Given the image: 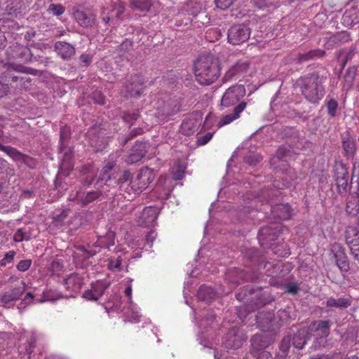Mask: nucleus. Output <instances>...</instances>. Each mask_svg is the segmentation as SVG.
Listing matches in <instances>:
<instances>
[{"mask_svg": "<svg viewBox=\"0 0 359 359\" xmlns=\"http://www.w3.org/2000/svg\"><path fill=\"white\" fill-rule=\"evenodd\" d=\"M250 32V29L244 24L233 25L227 32L228 42L232 45L243 43L249 39Z\"/></svg>", "mask_w": 359, "mask_h": 359, "instance_id": "obj_7", "label": "nucleus"}, {"mask_svg": "<svg viewBox=\"0 0 359 359\" xmlns=\"http://www.w3.org/2000/svg\"><path fill=\"white\" fill-rule=\"evenodd\" d=\"M156 237H157V233H156V231L154 229H151L146 235V238H145L146 244L149 248H151L153 246V243L156 240Z\"/></svg>", "mask_w": 359, "mask_h": 359, "instance_id": "obj_57", "label": "nucleus"}, {"mask_svg": "<svg viewBox=\"0 0 359 359\" xmlns=\"http://www.w3.org/2000/svg\"><path fill=\"white\" fill-rule=\"evenodd\" d=\"M200 126L199 121L196 118H185L180 127V130L182 134L189 136L197 133Z\"/></svg>", "mask_w": 359, "mask_h": 359, "instance_id": "obj_26", "label": "nucleus"}, {"mask_svg": "<svg viewBox=\"0 0 359 359\" xmlns=\"http://www.w3.org/2000/svg\"><path fill=\"white\" fill-rule=\"evenodd\" d=\"M133 41L130 39H125L123 42L117 47V51L121 55L129 53L133 49Z\"/></svg>", "mask_w": 359, "mask_h": 359, "instance_id": "obj_41", "label": "nucleus"}, {"mask_svg": "<svg viewBox=\"0 0 359 359\" xmlns=\"http://www.w3.org/2000/svg\"><path fill=\"white\" fill-rule=\"evenodd\" d=\"M198 297L203 301H210L215 297V292L211 287L202 285L198 292Z\"/></svg>", "mask_w": 359, "mask_h": 359, "instance_id": "obj_37", "label": "nucleus"}, {"mask_svg": "<svg viewBox=\"0 0 359 359\" xmlns=\"http://www.w3.org/2000/svg\"><path fill=\"white\" fill-rule=\"evenodd\" d=\"M220 62L217 57L210 53H203L194 63V72L198 83L208 86L220 75Z\"/></svg>", "mask_w": 359, "mask_h": 359, "instance_id": "obj_1", "label": "nucleus"}, {"mask_svg": "<svg viewBox=\"0 0 359 359\" xmlns=\"http://www.w3.org/2000/svg\"><path fill=\"white\" fill-rule=\"evenodd\" d=\"M321 80L318 73H313L298 79L295 88L302 90H320L323 88Z\"/></svg>", "mask_w": 359, "mask_h": 359, "instance_id": "obj_10", "label": "nucleus"}, {"mask_svg": "<svg viewBox=\"0 0 359 359\" xmlns=\"http://www.w3.org/2000/svg\"><path fill=\"white\" fill-rule=\"evenodd\" d=\"M330 320H318L313 322L309 327L311 331H313L316 338H325L330 334Z\"/></svg>", "mask_w": 359, "mask_h": 359, "instance_id": "obj_22", "label": "nucleus"}, {"mask_svg": "<svg viewBox=\"0 0 359 359\" xmlns=\"http://www.w3.org/2000/svg\"><path fill=\"white\" fill-rule=\"evenodd\" d=\"M158 216L157 209L154 207L149 206L143 209L137 222L141 226H148L152 225L156 220Z\"/></svg>", "mask_w": 359, "mask_h": 359, "instance_id": "obj_18", "label": "nucleus"}, {"mask_svg": "<svg viewBox=\"0 0 359 359\" xmlns=\"http://www.w3.org/2000/svg\"><path fill=\"white\" fill-rule=\"evenodd\" d=\"M65 8L60 4H51L49 5L47 11L50 13H53L54 15L60 16L64 13Z\"/></svg>", "mask_w": 359, "mask_h": 359, "instance_id": "obj_47", "label": "nucleus"}, {"mask_svg": "<svg viewBox=\"0 0 359 359\" xmlns=\"http://www.w3.org/2000/svg\"><path fill=\"white\" fill-rule=\"evenodd\" d=\"M356 74V68L355 67H349L344 75L345 79L347 82H351L353 80Z\"/></svg>", "mask_w": 359, "mask_h": 359, "instance_id": "obj_61", "label": "nucleus"}, {"mask_svg": "<svg viewBox=\"0 0 359 359\" xmlns=\"http://www.w3.org/2000/svg\"><path fill=\"white\" fill-rule=\"evenodd\" d=\"M144 79L141 74L132 75L127 80L126 88L128 90H138L140 87L143 86Z\"/></svg>", "mask_w": 359, "mask_h": 359, "instance_id": "obj_34", "label": "nucleus"}, {"mask_svg": "<svg viewBox=\"0 0 359 359\" xmlns=\"http://www.w3.org/2000/svg\"><path fill=\"white\" fill-rule=\"evenodd\" d=\"M101 20L105 26L108 25L109 22L113 20L112 16L110 15V12L107 9L103 8L101 12Z\"/></svg>", "mask_w": 359, "mask_h": 359, "instance_id": "obj_59", "label": "nucleus"}, {"mask_svg": "<svg viewBox=\"0 0 359 359\" xmlns=\"http://www.w3.org/2000/svg\"><path fill=\"white\" fill-rule=\"evenodd\" d=\"M351 300L348 298L341 297L337 299L330 297L326 302L327 307H335L339 309H346L351 305Z\"/></svg>", "mask_w": 359, "mask_h": 359, "instance_id": "obj_33", "label": "nucleus"}, {"mask_svg": "<svg viewBox=\"0 0 359 359\" xmlns=\"http://www.w3.org/2000/svg\"><path fill=\"white\" fill-rule=\"evenodd\" d=\"M126 8L123 5V4H114L112 5V8L111 10V12H113L116 11V18L117 19H119L121 16V15L125 12Z\"/></svg>", "mask_w": 359, "mask_h": 359, "instance_id": "obj_56", "label": "nucleus"}, {"mask_svg": "<svg viewBox=\"0 0 359 359\" xmlns=\"http://www.w3.org/2000/svg\"><path fill=\"white\" fill-rule=\"evenodd\" d=\"M280 225L279 224H271L269 226L262 227L258 233L259 242L265 241H274L279 235Z\"/></svg>", "mask_w": 359, "mask_h": 359, "instance_id": "obj_15", "label": "nucleus"}, {"mask_svg": "<svg viewBox=\"0 0 359 359\" xmlns=\"http://www.w3.org/2000/svg\"><path fill=\"white\" fill-rule=\"evenodd\" d=\"M20 0H8L6 1V13L8 15H16L20 8Z\"/></svg>", "mask_w": 359, "mask_h": 359, "instance_id": "obj_38", "label": "nucleus"}, {"mask_svg": "<svg viewBox=\"0 0 359 359\" xmlns=\"http://www.w3.org/2000/svg\"><path fill=\"white\" fill-rule=\"evenodd\" d=\"M105 289L103 283L97 282L92 285L91 289L86 290L83 297L87 300L97 301L103 295Z\"/></svg>", "mask_w": 359, "mask_h": 359, "instance_id": "obj_24", "label": "nucleus"}, {"mask_svg": "<svg viewBox=\"0 0 359 359\" xmlns=\"http://www.w3.org/2000/svg\"><path fill=\"white\" fill-rule=\"evenodd\" d=\"M348 180V173L344 166L337 168L335 172V183L339 194L346 193Z\"/></svg>", "mask_w": 359, "mask_h": 359, "instance_id": "obj_21", "label": "nucleus"}, {"mask_svg": "<svg viewBox=\"0 0 359 359\" xmlns=\"http://www.w3.org/2000/svg\"><path fill=\"white\" fill-rule=\"evenodd\" d=\"M71 136L69 127L64 126L60 128V149L62 151L65 147V142Z\"/></svg>", "mask_w": 359, "mask_h": 359, "instance_id": "obj_43", "label": "nucleus"}, {"mask_svg": "<svg viewBox=\"0 0 359 359\" xmlns=\"http://www.w3.org/2000/svg\"><path fill=\"white\" fill-rule=\"evenodd\" d=\"M348 39V35L346 32H337V34L329 37L326 46L330 48L335 45H338L343 41Z\"/></svg>", "mask_w": 359, "mask_h": 359, "instance_id": "obj_36", "label": "nucleus"}, {"mask_svg": "<svg viewBox=\"0 0 359 359\" xmlns=\"http://www.w3.org/2000/svg\"><path fill=\"white\" fill-rule=\"evenodd\" d=\"M15 255V252L13 250H11L8 252L6 253L4 257L0 260V266H5L8 263H11Z\"/></svg>", "mask_w": 359, "mask_h": 359, "instance_id": "obj_53", "label": "nucleus"}, {"mask_svg": "<svg viewBox=\"0 0 359 359\" xmlns=\"http://www.w3.org/2000/svg\"><path fill=\"white\" fill-rule=\"evenodd\" d=\"M62 297V294L53 290H46L42 293V298L39 301L40 303H43L48 301H55L60 299Z\"/></svg>", "mask_w": 359, "mask_h": 359, "instance_id": "obj_39", "label": "nucleus"}, {"mask_svg": "<svg viewBox=\"0 0 359 359\" xmlns=\"http://www.w3.org/2000/svg\"><path fill=\"white\" fill-rule=\"evenodd\" d=\"M102 195V193L100 190L88 191L82 196H77V203L85 206L98 199Z\"/></svg>", "mask_w": 359, "mask_h": 359, "instance_id": "obj_29", "label": "nucleus"}, {"mask_svg": "<svg viewBox=\"0 0 359 359\" xmlns=\"http://www.w3.org/2000/svg\"><path fill=\"white\" fill-rule=\"evenodd\" d=\"M172 76L175 74L172 72H170L167 74L166 76H164V81L167 83L168 88H192L193 82L191 80L186 79L185 81H182V79H177L175 80L172 79Z\"/></svg>", "mask_w": 359, "mask_h": 359, "instance_id": "obj_25", "label": "nucleus"}, {"mask_svg": "<svg viewBox=\"0 0 359 359\" xmlns=\"http://www.w3.org/2000/svg\"><path fill=\"white\" fill-rule=\"evenodd\" d=\"M331 252L333 254L335 264L341 272H347L349 269V261L344 248L339 243H334L331 245Z\"/></svg>", "mask_w": 359, "mask_h": 359, "instance_id": "obj_9", "label": "nucleus"}, {"mask_svg": "<svg viewBox=\"0 0 359 359\" xmlns=\"http://www.w3.org/2000/svg\"><path fill=\"white\" fill-rule=\"evenodd\" d=\"M213 137V133H208L205 135L200 137L197 142L199 145H205Z\"/></svg>", "mask_w": 359, "mask_h": 359, "instance_id": "obj_63", "label": "nucleus"}, {"mask_svg": "<svg viewBox=\"0 0 359 359\" xmlns=\"http://www.w3.org/2000/svg\"><path fill=\"white\" fill-rule=\"evenodd\" d=\"M291 150L286 146H281L277 150V157L280 159L287 158L291 156Z\"/></svg>", "mask_w": 359, "mask_h": 359, "instance_id": "obj_52", "label": "nucleus"}, {"mask_svg": "<svg viewBox=\"0 0 359 359\" xmlns=\"http://www.w3.org/2000/svg\"><path fill=\"white\" fill-rule=\"evenodd\" d=\"M147 152L146 144L142 142H137L130 150L126 161L128 164H133L139 162Z\"/></svg>", "mask_w": 359, "mask_h": 359, "instance_id": "obj_16", "label": "nucleus"}, {"mask_svg": "<svg viewBox=\"0 0 359 359\" xmlns=\"http://www.w3.org/2000/svg\"><path fill=\"white\" fill-rule=\"evenodd\" d=\"M342 147L344 154L347 156H352L355 152V145L353 141L350 139L344 140Z\"/></svg>", "mask_w": 359, "mask_h": 359, "instance_id": "obj_44", "label": "nucleus"}, {"mask_svg": "<svg viewBox=\"0 0 359 359\" xmlns=\"http://www.w3.org/2000/svg\"><path fill=\"white\" fill-rule=\"evenodd\" d=\"M185 169L186 167L180 163L175 164L172 168V178L175 180H182L184 176Z\"/></svg>", "mask_w": 359, "mask_h": 359, "instance_id": "obj_40", "label": "nucleus"}, {"mask_svg": "<svg viewBox=\"0 0 359 359\" xmlns=\"http://www.w3.org/2000/svg\"><path fill=\"white\" fill-rule=\"evenodd\" d=\"M224 34V29L219 27H211L205 32V38L208 41L214 43L217 41Z\"/></svg>", "mask_w": 359, "mask_h": 359, "instance_id": "obj_32", "label": "nucleus"}, {"mask_svg": "<svg viewBox=\"0 0 359 359\" xmlns=\"http://www.w3.org/2000/svg\"><path fill=\"white\" fill-rule=\"evenodd\" d=\"M279 317V320H276V316L273 312H261L256 316V323L257 326L264 332L273 331L277 328H279L283 323L282 316H286V312L285 311H279L277 313Z\"/></svg>", "mask_w": 359, "mask_h": 359, "instance_id": "obj_4", "label": "nucleus"}, {"mask_svg": "<svg viewBox=\"0 0 359 359\" xmlns=\"http://www.w3.org/2000/svg\"><path fill=\"white\" fill-rule=\"evenodd\" d=\"M236 0H215L216 7L224 11L230 8Z\"/></svg>", "mask_w": 359, "mask_h": 359, "instance_id": "obj_50", "label": "nucleus"}, {"mask_svg": "<svg viewBox=\"0 0 359 359\" xmlns=\"http://www.w3.org/2000/svg\"><path fill=\"white\" fill-rule=\"evenodd\" d=\"M246 340L245 335L239 328L233 327L229 330L226 336V346L229 348H238Z\"/></svg>", "mask_w": 359, "mask_h": 359, "instance_id": "obj_14", "label": "nucleus"}, {"mask_svg": "<svg viewBox=\"0 0 359 359\" xmlns=\"http://www.w3.org/2000/svg\"><path fill=\"white\" fill-rule=\"evenodd\" d=\"M79 251L80 252V256L83 257V259L86 260L90 257L95 255V252H90L86 250L83 247H80L79 248Z\"/></svg>", "mask_w": 359, "mask_h": 359, "instance_id": "obj_64", "label": "nucleus"}, {"mask_svg": "<svg viewBox=\"0 0 359 359\" xmlns=\"http://www.w3.org/2000/svg\"><path fill=\"white\" fill-rule=\"evenodd\" d=\"M29 237H26L25 233L22 229H18L13 236V240L18 243L22 242L23 240L29 241Z\"/></svg>", "mask_w": 359, "mask_h": 359, "instance_id": "obj_60", "label": "nucleus"}, {"mask_svg": "<svg viewBox=\"0 0 359 359\" xmlns=\"http://www.w3.org/2000/svg\"><path fill=\"white\" fill-rule=\"evenodd\" d=\"M259 276V273L251 269L246 270L234 269L228 271L226 280L235 287L241 283V280L253 282L257 280Z\"/></svg>", "mask_w": 359, "mask_h": 359, "instance_id": "obj_6", "label": "nucleus"}, {"mask_svg": "<svg viewBox=\"0 0 359 359\" xmlns=\"http://www.w3.org/2000/svg\"><path fill=\"white\" fill-rule=\"evenodd\" d=\"M83 285V278L77 273L69 275L64 280V285L67 290L72 292H78Z\"/></svg>", "mask_w": 359, "mask_h": 359, "instance_id": "obj_20", "label": "nucleus"}, {"mask_svg": "<svg viewBox=\"0 0 359 359\" xmlns=\"http://www.w3.org/2000/svg\"><path fill=\"white\" fill-rule=\"evenodd\" d=\"M325 54V50L320 49L311 50L307 53H298L295 58L297 64H301L304 62L314 60L316 58L323 57Z\"/></svg>", "mask_w": 359, "mask_h": 359, "instance_id": "obj_28", "label": "nucleus"}, {"mask_svg": "<svg viewBox=\"0 0 359 359\" xmlns=\"http://www.w3.org/2000/svg\"><path fill=\"white\" fill-rule=\"evenodd\" d=\"M246 106L247 103L245 102H240L233 109V112L232 114H227L222 117L219 122L218 123V126L219 128L222 127L238 119L240 117L241 113L243 112L244 109L246 108Z\"/></svg>", "mask_w": 359, "mask_h": 359, "instance_id": "obj_23", "label": "nucleus"}, {"mask_svg": "<svg viewBox=\"0 0 359 359\" xmlns=\"http://www.w3.org/2000/svg\"><path fill=\"white\" fill-rule=\"evenodd\" d=\"M271 341V337L269 334H255L251 339V353L257 359H271V353L264 350Z\"/></svg>", "mask_w": 359, "mask_h": 359, "instance_id": "obj_3", "label": "nucleus"}, {"mask_svg": "<svg viewBox=\"0 0 359 359\" xmlns=\"http://www.w3.org/2000/svg\"><path fill=\"white\" fill-rule=\"evenodd\" d=\"M32 264L31 259H23L20 260L16 266V268L18 271L25 272L27 271Z\"/></svg>", "mask_w": 359, "mask_h": 359, "instance_id": "obj_55", "label": "nucleus"}, {"mask_svg": "<svg viewBox=\"0 0 359 359\" xmlns=\"http://www.w3.org/2000/svg\"><path fill=\"white\" fill-rule=\"evenodd\" d=\"M261 160L262 157L259 155L249 156L245 158L246 163L252 166L256 165Z\"/></svg>", "mask_w": 359, "mask_h": 359, "instance_id": "obj_62", "label": "nucleus"}, {"mask_svg": "<svg viewBox=\"0 0 359 359\" xmlns=\"http://www.w3.org/2000/svg\"><path fill=\"white\" fill-rule=\"evenodd\" d=\"M122 259L121 257L116 259L109 258L108 259V269L112 271H120L121 270Z\"/></svg>", "mask_w": 359, "mask_h": 359, "instance_id": "obj_46", "label": "nucleus"}, {"mask_svg": "<svg viewBox=\"0 0 359 359\" xmlns=\"http://www.w3.org/2000/svg\"><path fill=\"white\" fill-rule=\"evenodd\" d=\"M175 26L178 28H188L193 20L189 13L185 11L179 12L175 19Z\"/></svg>", "mask_w": 359, "mask_h": 359, "instance_id": "obj_30", "label": "nucleus"}, {"mask_svg": "<svg viewBox=\"0 0 359 359\" xmlns=\"http://www.w3.org/2000/svg\"><path fill=\"white\" fill-rule=\"evenodd\" d=\"M54 48L57 55L65 60H70L76 53L74 46L65 41H57Z\"/></svg>", "mask_w": 359, "mask_h": 359, "instance_id": "obj_19", "label": "nucleus"}, {"mask_svg": "<svg viewBox=\"0 0 359 359\" xmlns=\"http://www.w3.org/2000/svg\"><path fill=\"white\" fill-rule=\"evenodd\" d=\"M79 65L81 67H89L93 62V55L83 53L79 57Z\"/></svg>", "mask_w": 359, "mask_h": 359, "instance_id": "obj_48", "label": "nucleus"}, {"mask_svg": "<svg viewBox=\"0 0 359 359\" xmlns=\"http://www.w3.org/2000/svg\"><path fill=\"white\" fill-rule=\"evenodd\" d=\"M248 60H239L226 73L224 79L229 80L233 77L239 78L245 74L250 67Z\"/></svg>", "mask_w": 359, "mask_h": 359, "instance_id": "obj_17", "label": "nucleus"}, {"mask_svg": "<svg viewBox=\"0 0 359 359\" xmlns=\"http://www.w3.org/2000/svg\"><path fill=\"white\" fill-rule=\"evenodd\" d=\"M27 285L25 282L21 280L20 282V285L13 286L9 291L4 293L0 298V302L3 304L6 305L10 302L18 300L25 291Z\"/></svg>", "mask_w": 359, "mask_h": 359, "instance_id": "obj_12", "label": "nucleus"}, {"mask_svg": "<svg viewBox=\"0 0 359 359\" xmlns=\"http://www.w3.org/2000/svg\"><path fill=\"white\" fill-rule=\"evenodd\" d=\"M155 178L154 170L148 167L142 168L135 177L130 180V186L135 193L146 189Z\"/></svg>", "mask_w": 359, "mask_h": 359, "instance_id": "obj_5", "label": "nucleus"}, {"mask_svg": "<svg viewBox=\"0 0 359 359\" xmlns=\"http://www.w3.org/2000/svg\"><path fill=\"white\" fill-rule=\"evenodd\" d=\"M72 15L77 23L83 28H92L96 22V15L90 12L81 10V5L72 8Z\"/></svg>", "mask_w": 359, "mask_h": 359, "instance_id": "obj_8", "label": "nucleus"}, {"mask_svg": "<svg viewBox=\"0 0 359 359\" xmlns=\"http://www.w3.org/2000/svg\"><path fill=\"white\" fill-rule=\"evenodd\" d=\"M113 168L112 163H108L107 165L104 166L100 172V180L108 181L111 179L109 175V172L111 171Z\"/></svg>", "mask_w": 359, "mask_h": 359, "instance_id": "obj_49", "label": "nucleus"}, {"mask_svg": "<svg viewBox=\"0 0 359 359\" xmlns=\"http://www.w3.org/2000/svg\"><path fill=\"white\" fill-rule=\"evenodd\" d=\"M338 103L334 99H330L327 104V113L332 118L336 116Z\"/></svg>", "mask_w": 359, "mask_h": 359, "instance_id": "obj_51", "label": "nucleus"}, {"mask_svg": "<svg viewBox=\"0 0 359 359\" xmlns=\"http://www.w3.org/2000/svg\"><path fill=\"white\" fill-rule=\"evenodd\" d=\"M306 344L304 332H298L292 338V344L297 349H302Z\"/></svg>", "mask_w": 359, "mask_h": 359, "instance_id": "obj_45", "label": "nucleus"}, {"mask_svg": "<svg viewBox=\"0 0 359 359\" xmlns=\"http://www.w3.org/2000/svg\"><path fill=\"white\" fill-rule=\"evenodd\" d=\"M291 338L289 336L285 337L280 344V351L286 353L290 347Z\"/></svg>", "mask_w": 359, "mask_h": 359, "instance_id": "obj_58", "label": "nucleus"}, {"mask_svg": "<svg viewBox=\"0 0 359 359\" xmlns=\"http://www.w3.org/2000/svg\"><path fill=\"white\" fill-rule=\"evenodd\" d=\"M236 93V91H225L222 98V105L228 107L236 104L239 97Z\"/></svg>", "mask_w": 359, "mask_h": 359, "instance_id": "obj_35", "label": "nucleus"}, {"mask_svg": "<svg viewBox=\"0 0 359 359\" xmlns=\"http://www.w3.org/2000/svg\"><path fill=\"white\" fill-rule=\"evenodd\" d=\"M348 8L341 17V23L347 27L359 23V7L355 2L351 1L346 4Z\"/></svg>", "mask_w": 359, "mask_h": 359, "instance_id": "obj_11", "label": "nucleus"}, {"mask_svg": "<svg viewBox=\"0 0 359 359\" xmlns=\"http://www.w3.org/2000/svg\"><path fill=\"white\" fill-rule=\"evenodd\" d=\"M2 81L6 82L4 85L15 90H27L29 88L30 81L29 79H26L22 76H18L12 75L10 73L6 74L2 79Z\"/></svg>", "mask_w": 359, "mask_h": 359, "instance_id": "obj_13", "label": "nucleus"}, {"mask_svg": "<svg viewBox=\"0 0 359 359\" xmlns=\"http://www.w3.org/2000/svg\"><path fill=\"white\" fill-rule=\"evenodd\" d=\"M92 99L94 102L98 104L103 105L105 104V97L101 93V91H93Z\"/></svg>", "mask_w": 359, "mask_h": 359, "instance_id": "obj_54", "label": "nucleus"}, {"mask_svg": "<svg viewBox=\"0 0 359 359\" xmlns=\"http://www.w3.org/2000/svg\"><path fill=\"white\" fill-rule=\"evenodd\" d=\"M130 8L140 12H149L153 6L151 0H130Z\"/></svg>", "mask_w": 359, "mask_h": 359, "instance_id": "obj_31", "label": "nucleus"}, {"mask_svg": "<svg viewBox=\"0 0 359 359\" xmlns=\"http://www.w3.org/2000/svg\"><path fill=\"white\" fill-rule=\"evenodd\" d=\"M255 291L249 286L245 287L236 294V299L240 302H248L245 305V309L250 312L266 304L269 300L264 297V295L260 290L256 291L255 296L253 294Z\"/></svg>", "mask_w": 359, "mask_h": 359, "instance_id": "obj_2", "label": "nucleus"}, {"mask_svg": "<svg viewBox=\"0 0 359 359\" xmlns=\"http://www.w3.org/2000/svg\"><path fill=\"white\" fill-rule=\"evenodd\" d=\"M4 153L14 161H20L25 157V155L22 152L11 146H7Z\"/></svg>", "mask_w": 359, "mask_h": 359, "instance_id": "obj_42", "label": "nucleus"}, {"mask_svg": "<svg viewBox=\"0 0 359 359\" xmlns=\"http://www.w3.org/2000/svg\"><path fill=\"white\" fill-rule=\"evenodd\" d=\"M271 212L275 217L286 220L291 217L292 209L288 204H279L272 207Z\"/></svg>", "mask_w": 359, "mask_h": 359, "instance_id": "obj_27", "label": "nucleus"}]
</instances>
